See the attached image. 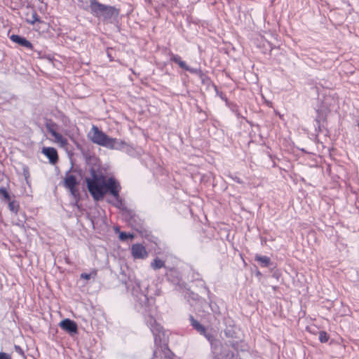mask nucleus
Returning <instances> with one entry per match:
<instances>
[{"label":"nucleus","mask_w":359,"mask_h":359,"mask_svg":"<svg viewBox=\"0 0 359 359\" xmlns=\"http://www.w3.org/2000/svg\"><path fill=\"white\" fill-rule=\"evenodd\" d=\"M22 172L25 180L27 181V179L29 177V171L28 167L24 166L22 168Z\"/></svg>","instance_id":"nucleus-22"},{"label":"nucleus","mask_w":359,"mask_h":359,"mask_svg":"<svg viewBox=\"0 0 359 359\" xmlns=\"http://www.w3.org/2000/svg\"><path fill=\"white\" fill-rule=\"evenodd\" d=\"M91 177L86 178V182L90 194L95 201L102 200L107 193H109L114 200H108V202L118 208L123 206V199L119 195L121 185L114 177L106 179L102 175L97 174L94 170H91Z\"/></svg>","instance_id":"nucleus-1"},{"label":"nucleus","mask_w":359,"mask_h":359,"mask_svg":"<svg viewBox=\"0 0 359 359\" xmlns=\"http://www.w3.org/2000/svg\"><path fill=\"white\" fill-rule=\"evenodd\" d=\"M60 327L67 332L69 334H76L78 331V327L76 323L68 318L62 320L60 323Z\"/></svg>","instance_id":"nucleus-10"},{"label":"nucleus","mask_w":359,"mask_h":359,"mask_svg":"<svg viewBox=\"0 0 359 359\" xmlns=\"http://www.w3.org/2000/svg\"><path fill=\"white\" fill-rule=\"evenodd\" d=\"M150 266L152 269L156 271L158 269H160L161 268L165 267V262L159 259L158 257H156L154 259V260L151 262Z\"/></svg>","instance_id":"nucleus-14"},{"label":"nucleus","mask_w":359,"mask_h":359,"mask_svg":"<svg viewBox=\"0 0 359 359\" xmlns=\"http://www.w3.org/2000/svg\"><path fill=\"white\" fill-rule=\"evenodd\" d=\"M0 359H11V357L6 353L0 352Z\"/></svg>","instance_id":"nucleus-24"},{"label":"nucleus","mask_w":359,"mask_h":359,"mask_svg":"<svg viewBox=\"0 0 359 359\" xmlns=\"http://www.w3.org/2000/svg\"><path fill=\"white\" fill-rule=\"evenodd\" d=\"M134 237L135 236L133 234L128 233L123 231L119 233V238L123 241H126L128 238L133 239Z\"/></svg>","instance_id":"nucleus-19"},{"label":"nucleus","mask_w":359,"mask_h":359,"mask_svg":"<svg viewBox=\"0 0 359 359\" xmlns=\"http://www.w3.org/2000/svg\"><path fill=\"white\" fill-rule=\"evenodd\" d=\"M41 152L48 158L50 163L54 165L57 162L58 155L57 150L55 148L43 147Z\"/></svg>","instance_id":"nucleus-11"},{"label":"nucleus","mask_w":359,"mask_h":359,"mask_svg":"<svg viewBox=\"0 0 359 359\" xmlns=\"http://www.w3.org/2000/svg\"><path fill=\"white\" fill-rule=\"evenodd\" d=\"M319 339L321 342H326L328 340V336L325 332H320L319 334Z\"/></svg>","instance_id":"nucleus-21"},{"label":"nucleus","mask_w":359,"mask_h":359,"mask_svg":"<svg viewBox=\"0 0 359 359\" xmlns=\"http://www.w3.org/2000/svg\"><path fill=\"white\" fill-rule=\"evenodd\" d=\"M89 7L91 14L102 20H110L119 14L118 10L115 7L102 4L97 0H90Z\"/></svg>","instance_id":"nucleus-3"},{"label":"nucleus","mask_w":359,"mask_h":359,"mask_svg":"<svg viewBox=\"0 0 359 359\" xmlns=\"http://www.w3.org/2000/svg\"><path fill=\"white\" fill-rule=\"evenodd\" d=\"M0 199L6 202L11 200L9 193L4 187H0Z\"/></svg>","instance_id":"nucleus-16"},{"label":"nucleus","mask_w":359,"mask_h":359,"mask_svg":"<svg viewBox=\"0 0 359 359\" xmlns=\"http://www.w3.org/2000/svg\"><path fill=\"white\" fill-rule=\"evenodd\" d=\"M27 22L34 25L36 22H40V18H39L37 13L36 12L32 13L30 18L27 20Z\"/></svg>","instance_id":"nucleus-18"},{"label":"nucleus","mask_w":359,"mask_h":359,"mask_svg":"<svg viewBox=\"0 0 359 359\" xmlns=\"http://www.w3.org/2000/svg\"><path fill=\"white\" fill-rule=\"evenodd\" d=\"M14 349H15V352L18 353L19 355H20L22 356L25 355L24 351H23L22 348L20 346L15 345L14 346Z\"/></svg>","instance_id":"nucleus-23"},{"label":"nucleus","mask_w":359,"mask_h":359,"mask_svg":"<svg viewBox=\"0 0 359 359\" xmlns=\"http://www.w3.org/2000/svg\"><path fill=\"white\" fill-rule=\"evenodd\" d=\"M147 324L153 333L155 344L161 346L162 342L165 341V334L162 330V327L151 316L147 319Z\"/></svg>","instance_id":"nucleus-4"},{"label":"nucleus","mask_w":359,"mask_h":359,"mask_svg":"<svg viewBox=\"0 0 359 359\" xmlns=\"http://www.w3.org/2000/svg\"><path fill=\"white\" fill-rule=\"evenodd\" d=\"M255 259L262 267H268L271 264V259L266 256L257 254L255 255Z\"/></svg>","instance_id":"nucleus-13"},{"label":"nucleus","mask_w":359,"mask_h":359,"mask_svg":"<svg viewBox=\"0 0 359 359\" xmlns=\"http://www.w3.org/2000/svg\"><path fill=\"white\" fill-rule=\"evenodd\" d=\"M78 184L76 177L74 175L67 174L64 179V186L69 190L72 196H75L77 190L76 186Z\"/></svg>","instance_id":"nucleus-8"},{"label":"nucleus","mask_w":359,"mask_h":359,"mask_svg":"<svg viewBox=\"0 0 359 359\" xmlns=\"http://www.w3.org/2000/svg\"><path fill=\"white\" fill-rule=\"evenodd\" d=\"M189 320L191 326L201 334L205 336V337L209 341H211L212 339V336L210 333H207L205 330V327L201 325L198 321L195 320L192 316H189Z\"/></svg>","instance_id":"nucleus-9"},{"label":"nucleus","mask_w":359,"mask_h":359,"mask_svg":"<svg viewBox=\"0 0 359 359\" xmlns=\"http://www.w3.org/2000/svg\"><path fill=\"white\" fill-rule=\"evenodd\" d=\"M170 60L177 64L182 69L188 71L189 72L198 76H202L203 73L200 68H192L188 66L184 61H183L181 57L178 55L170 53Z\"/></svg>","instance_id":"nucleus-6"},{"label":"nucleus","mask_w":359,"mask_h":359,"mask_svg":"<svg viewBox=\"0 0 359 359\" xmlns=\"http://www.w3.org/2000/svg\"><path fill=\"white\" fill-rule=\"evenodd\" d=\"M230 177L235 182H236L238 184H242L243 183V181L241 178H239L238 177H236V176H230Z\"/></svg>","instance_id":"nucleus-25"},{"label":"nucleus","mask_w":359,"mask_h":359,"mask_svg":"<svg viewBox=\"0 0 359 359\" xmlns=\"http://www.w3.org/2000/svg\"><path fill=\"white\" fill-rule=\"evenodd\" d=\"M167 4H169L170 5H175L176 4L177 0H165Z\"/></svg>","instance_id":"nucleus-26"},{"label":"nucleus","mask_w":359,"mask_h":359,"mask_svg":"<svg viewBox=\"0 0 359 359\" xmlns=\"http://www.w3.org/2000/svg\"><path fill=\"white\" fill-rule=\"evenodd\" d=\"M46 128L48 133L51 135L53 139L51 141L59 147L66 149L68 146V140L57 131V125L53 122H47Z\"/></svg>","instance_id":"nucleus-5"},{"label":"nucleus","mask_w":359,"mask_h":359,"mask_svg":"<svg viewBox=\"0 0 359 359\" xmlns=\"http://www.w3.org/2000/svg\"><path fill=\"white\" fill-rule=\"evenodd\" d=\"M137 302H138L142 306L147 307L149 302V299L145 294L140 293V296L137 297Z\"/></svg>","instance_id":"nucleus-15"},{"label":"nucleus","mask_w":359,"mask_h":359,"mask_svg":"<svg viewBox=\"0 0 359 359\" xmlns=\"http://www.w3.org/2000/svg\"><path fill=\"white\" fill-rule=\"evenodd\" d=\"M8 208L9 210L13 212H17L18 211V209H19V204L17 201H11L10 200V201H8Z\"/></svg>","instance_id":"nucleus-17"},{"label":"nucleus","mask_w":359,"mask_h":359,"mask_svg":"<svg viewBox=\"0 0 359 359\" xmlns=\"http://www.w3.org/2000/svg\"><path fill=\"white\" fill-rule=\"evenodd\" d=\"M10 39L13 42L16 43H18L23 47H25L28 49L32 50L33 48V46L30 41H29L25 38L22 37L19 35L12 34L10 36Z\"/></svg>","instance_id":"nucleus-12"},{"label":"nucleus","mask_w":359,"mask_h":359,"mask_svg":"<svg viewBox=\"0 0 359 359\" xmlns=\"http://www.w3.org/2000/svg\"><path fill=\"white\" fill-rule=\"evenodd\" d=\"M97 275L96 271H93L90 273H83L81 274V278L89 280L91 278V277H95Z\"/></svg>","instance_id":"nucleus-20"},{"label":"nucleus","mask_w":359,"mask_h":359,"mask_svg":"<svg viewBox=\"0 0 359 359\" xmlns=\"http://www.w3.org/2000/svg\"><path fill=\"white\" fill-rule=\"evenodd\" d=\"M145 1L148 2L149 4H151V0H145Z\"/></svg>","instance_id":"nucleus-27"},{"label":"nucleus","mask_w":359,"mask_h":359,"mask_svg":"<svg viewBox=\"0 0 359 359\" xmlns=\"http://www.w3.org/2000/svg\"><path fill=\"white\" fill-rule=\"evenodd\" d=\"M131 254L134 259H144L148 257V252L145 247L140 243L132 245Z\"/></svg>","instance_id":"nucleus-7"},{"label":"nucleus","mask_w":359,"mask_h":359,"mask_svg":"<svg viewBox=\"0 0 359 359\" xmlns=\"http://www.w3.org/2000/svg\"><path fill=\"white\" fill-rule=\"evenodd\" d=\"M88 137L94 144L109 149L123 150L128 152L130 149L125 141L108 136L95 125L88 133Z\"/></svg>","instance_id":"nucleus-2"}]
</instances>
